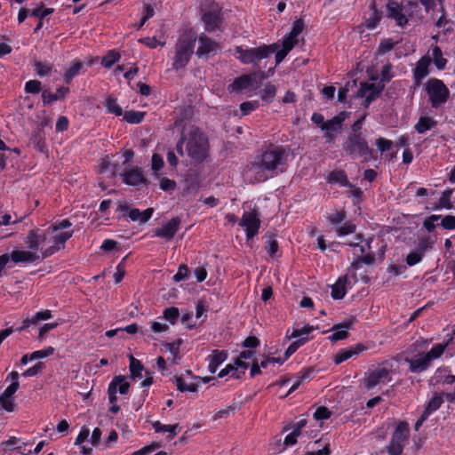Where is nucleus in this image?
<instances>
[{
  "label": "nucleus",
  "instance_id": "17",
  "mask_svg": "<svg viewBox=\"0 0 455 455\" xmlns=\"http://www.w3.org/2000/svg\"><path fill=\"white\" fill-rule=\"evenodd\" d=\"M431 64V58L427 55L421 57L416 63L413 68V79L415 84L419 85L421 81L429 74V67Z\"/></svg>",
  "mask_w": 455,
  "mask_h": 455
},
{
  "label": "nucleus",
  "instance_id": "40",
  "mask_svg": "<svg viewBox=\"0 0 455 455\" xmlns=\"http://www.w3.org/2000/svg\"><path fill=\"white\" fill-rule=\"evenodd\" d=\"M120 53L116 50H110L103 56L101 65L104 68H110L115 63L120 60Z\"/></svg>",
  "mask_w": 455,
  "mask_h": 455
},
{
  "label": "nucleus",
  "instance_id": "20",
  "mask_svg": "<svg viewBox=\"0 0 455 455\" xmlns=\"http://www.w3.org/2000/svg\"><path fill=\"white\" fill-rule=\"evenodd\" d=\"M255 82L253 75H243L234 80L228 85V90L229 92H242L243 91L251 90Z\"/></svg>",
  "mask_w": 455,
  "mask_h": 455
},
{
  "label": "nucleus",
  "instance_id": "28",
  "mask_svg": "<svg viewBox=\"0 0 455 455\" xmlns=\"http://www.w3.org/2000/svg\"><path fill=\"white\" fill-rule=\"evenodd\" d=\"M202 19L205 25V29L208 31L217 29L221 23L220 15L213 12H204Z\"/></svg>",
  "mask_w": 455,
  "mask_h": 455
},
{
  "label": "nucleus",
  "instance_id": "13",
  "mask_svg": "<svg viewBox=\"0 0 455 455\" xmlns=\"http://www.w3.org/2000/svg\"><path fill=\"white\" fill-rule=\"evenodd\" d=\"M345 120L344 113L332 117L326 121V124L322 127V131L324 132L325 141L327 143H332L336 140L337 136L340 133L342 129V124Z\"/></svg>",
  "mask_w": 455,
  "mask_h": 455
},
{
  "label": "nucleus",
  "instance_id": "55",
  "mask_svg": "<svg viewBox=\"0 0 455 455\" xmlns=\"http://www.w3.org/2000/svg\"><path fill=\"white\" fill-rule=\"evenodd\" d=\"M423 256L424 255L421 252L418 251L417 250L411 251L406 257V263L408 266L412 267L419 263Z\"/></svg>",
  "mask_w": 455,
  "mask_h": 455
},
{
  "label": "nucleus",
  "instance_id": "61",
  "mask_svg": "<svg viewBox=\"0 0 455 455\" xmlns=\"http://www.w3.org/2000/svg\"><path fill=\"white\" fill-rule=\"evenodd\" d=\"M392 70V65L390 63H387L383 66L381 73H380V80L381 84L389 82L391 78L394 76L391 73Z\"/></svg>",
  "mask_w": 455,
  "mask_h": 455
},
{
  "label": "nucleus",
  "instance_id": "58",
  "mask_svg": "<svg viewBox=\"0 0 455 455\" xmlns=\"http://www.w3.org/2000/svg\"><path fill=\"white\" fill-rule=\"evenodd\" d=\"M304 28V24L301 20H298L293 22L291 32L289 33V36L294 39H298V36L300 35Z\"/></svg>",
  "mask_w": 455,
  "mask_h": 455
},
{
  "label": "nucleus",
  "instance_id": "2",
  "mask_svg": "<svg viewBox=\"0 0 455 455\" xmlns=\"http://www.w3.org/2000/svg\"><path fill=\"white\" fill-rule=\"evenodd\" d=\"M293 158L287 146L269 145L249 166L246 175L251 183H259L286 171Z\"/></svg>",
  "mask_w": 455,
  "mask_h": 455
},
{
  "label": "nucleus",
  "instance_id": "11",
  "mask_svg": "<svg viewBox=\"0 0 455 455\" xmlns=\"http://www.w3.org/2000/svg\"><path fill=\"white\" fill-rule=\"evenodd\" d=\"M392 379V371L387 367H377L365 373L363 380V387L371 390L377 386L384 385Z\"/></svg>",
  "mask_w": 455,
  "mask_h": 455
},
{
  "label": "nucleus",
  "instance_id": "26",
  "mask_svg": "<svg viewBox=\"0 0 455 455\" xmlns=\"http://www.w3.org/2000/svg\"><path fill=\"white\" fill-rule=\"evenodd\" d=\"M352 325V322H346L334 325L332 328L333 333L329 336V339L332 342H336L338 340L346 339L348 334V330L351 329Z\"/></svg>",
  "mask_w": 455,
  "mask_h": 455
},
{
  "label": "nucleus",
  "instance_id": "9",
  "mask_svg": "<svg viewBox=\"0 0 455 455\" xmlns=\"http://www.w3.org/2000/svg\"><path fill=\"white\" fill-rule=\"evenodd\" d=\"M343 149L350 156H360L364 160H369L372 155V149L369 147L366 140L357 133H351L347 136Z\"/></svg>",
  "mask_w": 455,
  "mask_h": 455
},
{
  "label": "nucleus",
  "instance_id": "34",
  "mask_svg": "<svg viewBox=\"0 0 455 455\" xmlns=\"http://www.w3.org/2000/svg\"><path fill=\"white\" fill-rule=\"evenodd\" d=\"M20 442V441L19 438H17L15 436H12L8 440L4 441L1 443V446L3 447V449L4 451H6L8 449V447H10V446H15V450L19 451V452L21 453L22 455H28V454H30L32 452V451L31 450L26 451V449H23L22 446H25L26 443H22L21 444H19Z\"/></svg>",
  "mask_w": 455,
  "mask_h": 455
},
{
  "label": "nucleus",
  "instance_id": "38",
  "mask_svg": "<svg viewBox=\"0 0 455 455\" xmlns=\"http://www.w3.org/2000/svg\"><path fill=\"white\" fill-rule=\"evenodd\" d=\"M152 426L156 433L168 432L172 436L177 435L179 433V426L177 424L164 425L160 421H155Z\"/></svg>",
  "mask_w": 455,
  "mask_h": 455
},
{
  "label": "nucleus",
  "instance_id": "16",
  "mask_svg": "<svg viewBox=\"0 0 455 455\" xmlns=\"http://www.w3.org/2000/svg\"><path fill=\"white\" fill-rule=\"evenodd\" d=\"M130 384L124 376L115 377L108 386V398L111 403L117 401L116 393L125 395L128 393Z\"/></svg>",
  "mask_w": 455,
  "mask_h": 455
},
{
  "label": "nucleus",
  "instance_id": "1",
  "mask_svg": "<svg viewBox=\"0 0 455 455\" xmlns=\"http://www.w3.org/2000/svg\"><path fill=\"white\" fill-rule=\"evenodd\" d=\"M71 222L65 219L51 224L45 230L30 229L24 243L28 249L39 253L40 259L48 258L65 247L67 241L72 237Z\"/></svg>",
  "mask_w": 455,
  "mask_h": 455
},
{
  "label": "nucleus",
  "instance_id": "45",
  "mask_svg": "<svg viewBox=\"0 0 455 455\" xmlns=\"http://www.w3.org/2000/svg\"><path fill=\"white\" fill-rule=\"evenodd\" d=\"M175 383L178 390H180V392H196L197 390L196 384H188L181 377H176Z\"/></svg>",
  "mask_w": 455,
  "mask_h": 455
},
{
  "label": "nucleus",
  "instance_id": "60",
  "mask_svg": "<svg viewBox=\"0 0 455 455\" xmlns=\"http://www.w3.org/2000/svg\"><path fill=\"white\" fill-rule=\"evenodd\" d=\"M276 88L273 84H267L261 92L263 100L270 101L275 95Z\"/></svg>",
  "mask_w": 455,
  "mask_h": 455
},
{
  "label": "nucleus",
  "instance_id": "15",
  "mask_svg": "<svg viewBox=\"0 0 455 455\" xmlns=\"http://www.w3.org/2000/svg\"><path fill=\"white\" fill-rule=\"evenodd\" d=\"M180 219L179 217L172 218L164 223L161 228L154 231V236L160 237L165 241H171L180 228Z\"/></svg>",
  "mask_w": 455,
  "mask_h": 455
},
{
  "label": "nucleus",
  "instance_id": "44",
  "mask_svg": "<svg viewBox=\"0 0 455 455\" xmlns=\"http://www.w3.org/2000/svg\"><path fill=\"white\" fill-rule=\"evenodd\" d=\"M329 181L340 184L342 186H346L348 183L347 174L343 171H336L331 172L329 175Z\"/></svg>",
  "mask_w": 455,
  "mask_h": 455
},
{
  "label": "nucleus",
  "instance_id": "52",
  "mask_svg": "<svg viewBox=\"0 0 455 455\" xmlns=\"http://www.w3.org/2000/svg\"><path fill=\"white\" fill-rule=\"evenodd\" d=\"M231 375V377L235 379H239L240 375L237 374V369H235V365L228 363L223 368L218 374L219 378H224L228 375Z\"/></svg>",
  "mask_w": 455,
  "mask_h": 455
},
{
  "label": "nucleus",
  "instance_id": "54",
  "mask_svg": "<svg viewBox=\"0 0 455 455\" xmlns=\"http://www.w3.org/2000/svg\"><path fill=\"white\" fill-rule=\"evenodd\" d=\"M52 66L41 61H36L35 63V70L39 76H45L49 75L52 71Z\"/></svg>",
  "mask_w": 455,
  "mask_h": 455
},
{
  "label": "nucleus",
  "instance_id": "4",
  "mask_svg": "<svg viewBox=\"0 0 455 455\" xmlns=\"http://www.w3.org/2000/svg\"><path fill=\"white\" fill-rule=\"evenodd\" d=\"M196 39L197 36L192 29H185L180 34L174 45L172 69L179 71L187 67L194 53Z\"/></svg>",
  "mask_w": 455,
  "mask_h": 455
},
{
  "label": "nucleus",
  "instance_id": "19",
  "mask_svg": "<svg viewBox=\"0 0 455 455\" xmlns=\"http://www.w3.org/2000/svg\"><path fill=\"white\" fill-rule=\"evenodd\" d=\"M387 17L395 20L396 24L403 27L407 24L408 20L403 12V6L395 1L389 0L387 4Z\"/></svg>",
  "mask_w": 455,
  "mask_h": 455
},
{
  "label": "nucleus",
  "instance_id": "51",
  "mask_svg": "<svg viewBox=\"0 0 455 455\" xmlns=\"http://www.w3.org/2000/svg\"><path fill=\"white\" fill-rule=\"evenodd\" d=\"M54 350L55 349L52 347H48L44 349L37 350V351L31 353L29 355V356H30V359H34V360L42 359V358H45V357H48V356L53 355Z\"/></svg>",
  "mask_w": 455,
  "mask_h": 455
},
{
  "label": "nucleus",
  "instance_id": "6",
  "mask_svg": "<svg viewBox=\"0 0 455 455\" xmlns=\"http://www.w3.org/2000/svg\"><path fill=\"white\" fill-rule=\"evenodd\" d=\"M447 344H436L428 352L418 355L416 358L406 359L411 372H422L431 364V362L439 358L446 349Z\"/></svg>",
  "mask_w": 455,
  "mask_h": 455
},
{
  "label": "nucleus",
  "instance_id": "23",
  "mask_svg": "<svg viewBox=\"0 0 455 455\" xmlns=\"http://www.w3.org/2000/svg\"><path fill=\"white\" fill-rule=\"evenodd\" d=\"M365 350V347L362 344H356L355 347H350L345 349H340L333 358V362L336 364H339L352 356L358 355Z\"/></svg>",
  "mask_w": 455,
  "mask_h": 455
},
{
  "label": "nucleus",
  "instance_id": "25",
  "mask_svg": "<svg viewBox=\"0 0 455 455\" xmlns=\"http://www.w3.org/2000/svg\"><path fill=\"white\" fill-rule=\"evenodd\" d=\"M218 49V44L204 35L199 36V47L196 54L199 57L215 52Z\"/></svg>",
  "mask_w": 455,
  "mask_h": 455
},
{
  "label": "nucleus",
  "instance_id": "27",
  "mask_svg": "<svg viewBox=\"0 0 455 455\" xmlns=\"http://www.w3.org/2000/svg\"><path fill=\"white\" fill-rule=\"evenodd\" d=\"M436 125L437 122L433 117L420 116L414 128L418 133L423 134L426 132L432 130Z\"/></svg>",
  "mask_w": 455,
  "mask_h": 455
},
{
  "label": "nucleus",
  "instance_id": "48",
  "mask_svg": "<svg viewBox=\"0 0 455 455\" xmlns=\"http://www.w3.org/2000/svg\"><path fill=\"white\" fill-rule=\"evenodd\" d=\"M259 107L258 100L245 101L240 104L242 116H247Z\"/></svg>",
  "mask_w": 455,
  "mask_h": 455
},
{
  "label": "nucleus",
  "instance_id": "50",
  "mask_svg": "<svg viewBox=\"0 0 455 455\" xmlns=\"http://www.w3.org/2000/svg\"><path fill=\"white\" fill-rule=\"evenodd\" d=\"M307 341V338H300L295 341H293L285 350V357H290L291 355H293L299 347H300L302 345H304Z\"/></svg>",
  "mask_w": 455,
  "mask_h": 455
},
{
  "label": "nucleus",
  "instance_id": "14",
  "mask_svg": "<svg viewBox=\"0 0 455 455\" xmlns=\"http://www.w3.org/2000/svg\"><path fill=\"white\" fill-rule=\"evenodd\" d=\"M384 87V84L381 83H361L358 96L365 99L364 106L368 108L370 103L379 96Z\"/></svg>",
  "mask_w": 455,
  "mask_h": 455
},
{
  "label": "nucleus",
  "instance_id": "64",
  "mask_svg": "<svg viewBox=\"0 0 455 455\" xmlns=\"http://www.w3.org/2000/svg\"><path fill=\"white\" fill-rule=\"evenodd\" d=\"M441 225L444 229H455V216L446 215L445 217L443 218Z\"/></svg>",
  "mask_w": 455,
  "mask_h": 455
},
{
  "label": "nucleus",
  "instance_id": "18",
  "mask_svg": "<svg viewBox=\"0 0 455 455\" xmlns=\"http://www.w3.org/2000/svg\"><path fill=\"white\" fill-rule=\"evenodd\" d=\"M11 260L15 264L35 263L40 260V255L29 249L13 250L11 253Z\"/></svg>",
  "mask_w": 455,
  "mask_h": 455
},
{
  "label": "nucleus",
  "instance_id": "46",
  "mask_svg": "<svg viewBox=\"0 0 455 455\" xmlns=\"http://www.w3.org/2000/svg\"><path fill=\"white\" fill-rule=\"evenodd\" d=\"M145 113L140 111H127L124 113V118L130 124H140L143 121Z\"/></svg>",
  "mask_w": 455,
  "mask_h": 455
},
{
  "label": "nucleus",
  "instance_id": "59",
  "mask_svg": "<svg viewBox=\"0 0 455 455\" xmlns=\"http://www.w3.org/2000/svg\"><path fill=\"white\" fill-rule=\"evenodd\" d=\"M304 28V24L301 20H298L293 22L291 32L289 33V36L294 39H298V36L300 35Z\"/></svg>",
  "mask_w": 455,
  "mask_h": 455
},
{
  "label": "nucleus",
  "instance_id": "36",
  "mask_svg": "<svg viewBox=\"0 0 455 455\" xmlns=\"http://www.w3.org/2000/svg\"><path fill=\"white\" fill-rule=\"evenodd\" d=\"M432 59L439 70H443L447 64V60L443 56V52L438 46L432 47Z\"/></svg>",
  "mask_w": 455,
  "mask_h": 455
},
{
  "label": "nucleus",
  "instance_id": "41",
  "mask_svg": "<svg viewBox=\"0 0 455 455\" xmlns=\"http://www.w3.org/2000/svg\"><path fill=\"white\" fill-rule=\"evenodd\" d=\"M453 193L452 189L444 190L439 199L437 209H447L450 210L452 208L453 204L451 201V195Z\"/></svg>",
  "mask_w": 455,
  "mask_h": 455
},
{
  "label": "nucleus",
  "instance_id": "3",
  "mask_svg": "<svg viewBox=\"0 0 455 455\" xmlns=\"http://www.w3.org/2000/svg\"><path fill=\"white\" fill-rule=\"evenodd\" d=\"M176 149L180 156L186 154L191 161L202 163L209 156V140L199 128L191 126L188 131L182 132Z\"/></svg>",
  "mask_w": 455,
  "mask_h": 455
},
{
  "label": "nucleus",
  "instance_id": "63",
  "mask_svg": "<svg viewBox=\"0 0 455 455\" xmlns=\"http://www.w3.org/2000/svg\"><path fill=\"white\" fill-rule=\"evenodd\" d=\"M164 164L163 157L158 154H154L151 160V168L156 173Z\"/></svg>",
  "mask_w": 455,
  "mask_h": 455
},
{
  "label": "nucleus",
  "instance_id": "29",
  "mask_svg": "<svg viewBox=\"0 0 455 455\" xmlns=\"http://www.w3.org/2000/svg\"><path fill=\"white\" fill-rule=\"evenodd\" d=\"M347 275L339 277L337 282L331 286V297L334 299H341L347 293Z\"/></svg>",
  "mask_w": 455,
  "mask_h": 455
},
{
  "label": "nucleus",
  "instance_id": "24",
  "mask_svg": "<svg viewBox=\"0 0 455 455\" xmlns=\"http://www.w3.org/2000/svg\"><path fill=\"white\" fill-rule=\"evenodd\" d=\"M228 358V353L226 351L213 350L212 353L208 355V370L211 373H215L219 366L224 363Z\"/></svg>",
  "mask_w": 455,
  "mask_h": 455
},
{
  "label": "nucleus",
  "instance_id": "8",
  "mask_svg": "<svg viewBox=\"0 0 455 455\" xmlns=\"http://www.w3.org/2000/svg\"><path fill=\"white\" fill-rule=\"evenodd\" d=\"M276 44L262 45L257 48L243 49L242 46H236L235 52L236 58L243 64H254L263 59L267 58L270 53L274 52Z\"/></svg>",
  "mask_w": 455,
  "mask_h": 455
},
{
  "label": "nucleus",
  "instance_id": "21",
  "mask_svg": "<svg viewBox=\"0 0 455 455\" xmlns=\"http://www.w3.org/2000/svg\"><path fill=\"white\" fill-rule=\"evenodd\" d=\"M119 210L124 214L128 212V217L132 221H139L140 223H146L152 217L154 210L152 208H148L143 212H140L137 208L129 209L127 205H120Z\"/></svg>",
  "mask_w": 455,
  "mask_h": 455
},
{
  "label": "nucleus",
  "instance_id": "32",
  "mask_svg": "<svg viewBox=\"0 0 455 455\" xmlns=\"http://www.w3.org/2000/svg\"><path fill=\"white\" fill-rule=\"evenodd\" d=\"M30 144L39 152H45L46 146L44 143V135L42 130L35 131L30 138Z\"/></svg>",
  "mask_w": 455,
  "mask_h": 455
},
{
  "label": "nucleus",
  "instance_id": "7",
  "mask_svg": "<svg viewBox=\"0 0 455 455\" xmlns=\"http://www.w3.org/2000/svg\"><path fill=\"white\" fill-rule=\"evenodd\" d=\"M425 90L433 108H439L443 106L450 97V91L447 86L442 80L436 78L429 79L425 84Z\"/></svg>",
  "mask_w": 455,
  "mask_h": 455
},
{
  "label": "nucleus",
  "instance_id": "56",
  "mask_svg": "<svg viewBox=\"0 0 455 455\" xmlns=\"http://www.w3.org/2000/svg\"><path fill=\"white\" fill-rule=\"evenodd\" d=\"M24 90L28 93H38L41 91V82L38 80H29L25 84Z\"/></svg>",
  "mask_w": 455,
  "mask_h": 455
},
{
  "label": "nucleus",
  "instance_id": "5",
  "mask_svg": "<svg viewBox=\"0 0 455 455\" xmlns=\"http://www.w3.org/2000/svg\"><path fill=\"white\" fill-rule=\"evenodd\" d=\"M355 240V242L347 243L348 246L353 247L354 259L348 267V272L354 275L355 283L357 282L355 273L363 264L370 266L375 261L374 255L368 252L371 249L370 242L363 240V236L361 234L356 235Z\"/></svg>",
  "mask_w": 455,
  "mask_h": 455
},
{
  "label": "nucleus",
  "instance_id": "47",
  "mask_svg": "<svg viewBox=\"0 0 455 455\" xmlns=\"http://www.w3.org/2000/svg\"><path fill=\"white\" fill-rule=\"evenodd\" d=\"M356 226L351 221H347L342 226L336 228L338 236H345L350 234H354Z\"/></svg>",
  "mask_w": 455,
  "mask_h": 455
},
{
  "label": "nucleus",
  "instance_id": "31",
  "mask_svg": "<svg viewBox=\"0 0 455 455\" xmlns=\"http://www.w3.org/2000/svg\"><path fill=\"white\" fill-rule=\"evenodd\" d=\"M443 395L439 393H435L431 399L427 402L423 412L430 416L433 412L437 411L443 403Z\"/></svg>",
  "mask_w": 455,
  "mask_h": 455
},
{
  "label": "nucleus",
  "instance_id": "43",
  "mask_svg": "<svg viewBox=\"0 0 455 455\" xmlns=\"http://www.w3.org/2000/svg\"><path fill=\"white\" fill-rule=\"evenodd\" d=\"M163 315L171 324H175L179 320L180 311L175 307H170L164 310Z\"/></svg>",
  "mask_w": 455,
  "mask_h": 455
},
{
  "label": "nucleus",
  "instance_id": "53",
  "mask_svg": "<svg viewBox=\"0 0 455 455\" xmlns=\"http://www.w3.org/2000/svg\"><path fill=\"white\" fill-rule=\"evenodd\" d=\"M378 150L381 153L390 150L393 147V142L384 138H379L375 141Z\"/></svg>",
  "mask_w": 455,
  "mask_h": 455
},
{
  "label": "nucleus",
  "instance_id": "42",
  "mask_svg": "<svg viewBox=\"0 0 455 455\" xmlns=\"http://www.w3.org/2000/svg\"><path fill=\"white\" fill-rule=\"evenodd\" d=\"M347 218L346 212L343 210L335 211L329 214L327 217V221L334 226L337 227L339 224H341Z\"/></svg>",
  "mask_w": 455,
  "mask_h": 455
},
{
  "label": "nucleus",
  "instance_id": "33",
  "mask_svg": "<svg viewBox=\"0 0 455 455\" xmlns=\"http://www.w3.org/2000/svg\"><path fill=\"white\" fill-rule=\"evenodd\" d=\"M83 68V63L79 60H74L70 63V67L68 68L64 73V81L67 83V84H69L72 79L78 76L79 73H80V70L82 69Z\"/></svg>",
  "mask_w": 455,
  "mask_h": 455
},
{
  "label": "nucleus",
  "instance_id": "30",
  "mask_svg": "<svg viewBox=\"0 0 455 455\" xmlns=\"http://www.w3.org/2000/svg\"><path fill=\"white\" fill-rule=\"evenodd\" d=\"M181 345V340L178 339L177 341L172 343H165L164 347L166 352H169L171 356L168 357V360L172 361L173 364L179 363L180 360V347Z\"/></svg>",
  "mask_w": 455,
  "mask_h": 455
},
{
  "label": "nucleus",
  "instance_id": "10",
  "mask_svg": "<svg viewBox=\"0 0 455 455\" xmlns=\"http://www.w3.org/2000/svg\"><path fill=\"white\" fill-rule=\"evenodd\" d=\"M410 428L407 422L401 421L393 432L391 440L387 445L388 455H401L408 442Z\"/></svg>",
  "mask_w": 455,
  "mask_h": 455
},
{
  "label": "nucleus",
  "instance_id": "37",
  "mask_svg": "<svg viewBox=\"0 0 455 455\" xmlns=\"http://www.w3.org/2000/svg\"><path fill=\"white\" fill-rule=\"evenodd\" d=\"M372 11L371 14L366 20V27L369 29L375 28L381 20V13L376 9L375 3H371L370 6Z\"/></svg>",
  "mask_w": 455,
  "mask_h": 455
},
{
  "label": "nucleus",
  "instance_id": "35",
  "mask_svg": "<svg viewBox=\"0 0 455 455\" xmlns=\"http://www.w3.org/2000/svg\"><path fill=\"white\" fill-rule=\"evenodd\" d=\"M103 106L108 114H113L116 116L123 115L122 108L117 104L116 99L112 96H109L106 99V100L103 102Z\"/></svg>",
  "mask_w": 455,
  "mask_h": 455
},
{
  "label": "nucleus",
  "instance_id": "22",
  "mask_svg": "<svg viewBox=\"0 0 455 455\" xmlns=\"http://www.w3.org/2000/svg\"><path fill=\"white\" fill-rule=\"evenodd\" d=\"M123 182L128 186H140L145 184L147 180L139 168H130L122 174Z\"/></svg>",
  "mask_w": 455,
  "mask_h": 455
},
{
  "label": "nucleus",
  "instance_id": "49",
  "mask_svg": "<svg viewBox=\"0 0 455 455\" xmlns=\"http://www.w3.org/2000/svg\"><path fill=\"white\" fill-rule=\"evenodd\" d=\"M0 406L9 412L14 411L16 407L12 397L5 396L2 394L0 395Z\"/></svg>",
  "mask_w": 455,
  "mask_h": 455
},
{
  "label": "nucleus",
  "instance_id": "12",
  "mask_svg": "<svg viewBox=\"0 0 455 455\" xmlns=\"http://www.w3.org/2000/svg\"><path fill=\"white\" fill-rule=\"evenodd\" d=\"M239 225L244 229L247 239H251L259 232L260 220L255 211L244 212L239 221Z\"/></svg>",
  "mask_w": 455,
  "mask_h": 455
},
{
  "label": "nucleus",
  "instance_id": "39",
  "mask_svg": "<svg viewBox=\"0 0 455 455\" xmlns=\"http://www.w3.org/2000/svg\"><path fill=\"white\" fill-rule=\"evenodd\" d=\"M129 368L131 371V377L132 379L142 378V371L144 370V367L142 363L132 355H130Z\"/></svg>",
  "mask_w": 455,
  "mask_h": 455
},
{
  "label": "nucleus",
  "instance_id": "62",
  "mask_svg": "<svg viewBox=\"0 0 455 455\" xmlns=\"http://www.w3.org/2000/svg\"><path fill=\"white\" fill-rule=\"evenodd\" d=\"M189 269L186 265H180L178 268L177 273L173 276L175 282H180L186 280L188 276Z\"/></svg>",
  "mask_w": 455,
  "mask_h": 455
},
{
  "label": "nucleus",
  "instance_id": "57",
  "mask_svg": "<svg viewBox=\"0 0 455 455\" xmlns=\"http://www.w3.org/2000/svg\"><path fill=\"white\" fill-rule=\"evenodd\" d=\"M53 12L52 8H44L43 9V4L33 11L30 12V15L33 17L39 18V20H43L44 17L52 14Z\"/></svg>",
  "mask_w": 455,
  "mask_h": 455
}]
</instances>
